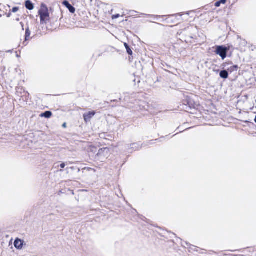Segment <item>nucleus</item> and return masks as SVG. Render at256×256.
Here are the masks:
<instances>
[{
	"mask_svg": "<svg viewBox=\"0 0 256 256\" xmlns=\"http://www.w3.org/2000/svg\"><path fill=\"white\" fill-rule=\"evenodd\" d=\"M38 14L40 16V22L42 24H46L50 20V14L47 7L42 5L38 11Z\"/></svg>",
	"mask_w": 256,
	"mask_h": 256,
	"instance_id": "obj_1",
	"label": "nucleus"
},
{
	"mask_svg": "<svg viewBox=\"0 0 256 256\" xmlns=\"http://www.w3.org/2000/svg\"><path fill=\"white\" fill-rule=\"evenodd\" d=\"M228 50V48L224 46H217L215 52L216 54L219 55L222 60H224L226 56Z\"/></svg>",
	"mask_w": 256,
	"mask_h": 256,
	"instance_id": "obj_2",
	"label": "nucleus"
},
{
	"mask_svg": "<svg viewBox=\"0 0 256 256\" xmlns=\"http://www.w3.org/2000/svg\"><path fill=\"white\" fill-rule=\"evenodd\" d=\"M95 114L94 111L89 112L88 113L84 114L83 116L85 122H90Z\"/></svg>",
	"mask_w": 256,
	"mask_h": 256,
	"instance_id": "obj_3",
	"label": "nucleus"
},
{
	"mask_svg": "<svg viewBox=\"0 0 256 256\" xmlns=\"http://www.w3.org/2000/svg\"><path fill=\"white\" fill-rule=\"evenodd\" d=\"M23 243L24 242L22 240L17 238L14 240V246L18 250H22L23 246Z\"/></svg>",
	"mask_w": 256,
	"mask_h": 256,
	"instance_id": "obj_4",
	"label": "nucleus"
},
{
	"mask_svg": "<svg viewBox=\"0 0 256 256\" xmlns=\"http://www.w3.org/2000/svg\"><path fill=\"white\" fill-rule=\"evenodd\" d=\"M63 4L66 6L72 13H74L76 11L75 8L72 6L67 0H64L62 2Z\"/></svg>",
	"mask_w": 256,
	"mask_h": 256,
	"instance_id": "obj_5",
	"label": "nucleus"
},
{
	"mask_svg": "<svg viewBox=\"0 0 256 256\" xmlns=\"http://www.w3.org/2000/svg\"><path fill=\"white\" fill-rule=\"evenodd\" d=\"M25 6L26 8L29 10H32L34 9V5L30 0H26L25 3Z\"/></svg>",
	"mask_w": 256,
	"mask_h": 256,
	"instance_id": "obj_6",
	"label": "nucleus"
},
{
	"mask_svg": "<svg viewBox=\"0 0 256 256\" xmlns=\"http://www.w3.org/2000/svg\"><path fill=\"white\" fill-rule=\"evenodd\" d=\"M102 153H106V154H108L109 153V149L107 148H101L99 150L98 154L100 156Z\"/></svg>",
	"mask_w": 256,
	"mask_h": 256,
	"instance_id": "obj_7",
	"label": "nucleus"
},
{
	"mask_svg": "<svg viewBox=\"0 0 256 256\" xmlns=\"http://www.w3.org/2000/svg\"><path fill=\"white\" fill-rule=\"evenodd\" d=\"M220 76L222 78H228V72L226 70H222L220 73Z\"/></svg>",
	"mask_w": 256,
	"mask_h": 256,
	"instance_id": "obj_8",
	"label": "nucleus"
},
{
	"mask_svg": "<svg viewBox=\"0 0 256 256\" xmlns=\"http://www.w3.org/2000/svg\"><path fill=\"white\" fill-rule=\"evenodd\" d=\"M52 115V113L50 111H46L40 114L41 117H44L46 118H50Z\"/></svg>",
	"mask_w": 256,
	"mask_h": 256,
	"instance_id": "obj_9",
	"label": "nucleus"
},
{
	"mask_svg": "<svg viewBox=\"0 0 256 256\" xmlns=\"http://www.w3.org/2000/svg\"><path fill=\"white\" fill-rule=\"evenodd\" d=\"M124 45L126 49V50H127V52L130 54V55H132V50H131V49L130 48L128 45L126 44V43H124Z\"/></svg>",
	"mask_w": 256,
	"mask_h": 256,
	"instance_id": "obj_10",
	"label": "nucleus"
},
{
	"mask_svg": "<svg viewBox=\"0 0 256 256\" xmlns=\"http://www.w3.org/2000/svg\"><path fill=\"white\" fill-rule=\"evenodd\" d=\"M30 32L29 30V28H28L26 30V40H27V38L30 36Z\"/></svg>",
	"mask_w": 256,
	"mask_h": 256,
	"instance_id": "obj_11",
	"label": "nucleus"
},
{
	"mask_svg": "<svg viewBox=\"0 0 256 256\" xmlns=\"http://www.w3.org/2000/svg\"><path fill=\"white\" fill-rule=\"evenodd\" d=\"M238 68V66H232L230 68H228L229 70L231 71L236 70V71Z\"/></svg>",
	"mask_w": 256,
	"mask_h": 256,
	"instance_id": "obj_12",
	"label": "nucleus"
},
{
	"mask_svg": "<svg viewBox=\"0 0 256 256\" xmlns=\"http://www.w3.org/2000/svg\"><path fill=\"white\" fill-rule=\"evenodd\" d=\"M18 10V7H14L12 9V12L14 13L17 12Z\"/></svg>",
	"mask_w": 256,
	"mask_h": 256,
	"instance_id": "obj_13",
	"label": "nucleus"
},
{
	"mask_svg": "<svg viewBox=\"0 0 256 256\" xmlns=\"http://www.w3.org/2000/svg\"><path fill=\"white\" fill-rule=\"evenodd\" d=\"M119 16H120V15L118 14H117L112 16V19H116V18H118Z\"/></svg>",
	"mask_w": 256,
	"mask_h": 256,
	"instance_id": "obj_14",
	"label": "nucleus"
},
{
	"mask_svg": "<svg viewBox=\"0 0 256 256\" xmlns=\"http://www.w3.org/2000/svg\"><path fill=\"white\" fill-rule=\"evenodd\" d=\"M66 166V164L64 163H62L60 164V167L62 168H64Z\"/></svg>",
	"mask_w": 256,
	"mask_h": 256,
	"instance_id": "obj_15",
	"label": "nucleus"
},
{
	"mask_svg": "<svg viewBox=\"0 0 256 256\" xmlns=\"http://www.w3.org/2000/svg\"><path fill=\"white\" fill-rule=\"evenodd\" d=\"M220 4H221V3H220V1H219V2H216V3L215 6H220Z\"/></svg>",
	"mask_w": 256,
	"mask_h": 256,
	"instance_id": "obj_16",
	"label": "nucleus"
},
{
	"mask_svg": "<svg viewBox=\"0 0 256 256\" xmlns=\"http://www.w3.org/2000/svg\"><path fill=\"white\" fill-rule=\"evenodd\" d=\"M220 3L225 4L226 2V0H220Z\"/></svg>",
	"mask_w": 256,
	"mask_h": 256,
	"instance_id": "obj_17",
	"label": "nucleus"
},
{
	"mask_svg": "<svg viewBox=\"0 0 256 256\" xmlns=\"http://www.w3.org/2000/svg\"><path fill=\"white\" fill-rule=\"evenodd\" d=\"M132 146H134V147H133V148H138V146H136V144H132Z\"/></svg>",
	"mask_w": 256,
	"mask_h": 256,
	"instance_id": "obj_18",
	"label": "nucleus"
},
{
	"mask_svg": "<svg viewBox=\"0 0 256 256\" xmlns=\"http://www.w3.org/2000/svg\"><path fill=\"white\" fill-rule=\"evenodd\" d=\"M62 126L64 127V128H66V123H64L63 124H62Z\"/></svg>",
	"mask_w": 256,
	"mask_h": 256,
	"instance_id": "obj_19",
	"label": "nucleus"
},
{
	"mask_svg": "<svg viewBox=\"0 0 256 256\" xmlns=\"http://www.w3.org/2000/svg\"><path fill=\"white\" fill-rule=\"evenodd\" d=\"M7 52H12V50H10L8 51Z\"/></svg>",
	"mask_w": 256,
	"mask_h": 256,
	"instance_id": "obj_20",
	"label": "nucleus"
}]
</instances>
